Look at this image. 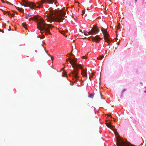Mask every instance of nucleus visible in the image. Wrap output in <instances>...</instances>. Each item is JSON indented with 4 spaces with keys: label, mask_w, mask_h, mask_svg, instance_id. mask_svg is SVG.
Masks as SVG:
<instances>
[{
    "label": "nucleus",
    "mask_w": 146,
    "mask_h": 146,
    "mask_svg": "<svg viewBox=\"0 0 146 146\" xmlns=\"http://www.w3.org/2000/svg\"><path fill=\"white\" fill-rule=\"evenodd\" d=\"M52 8L50 7L44 14L45 19L48 21L61 22L65 19L66 12L62 11L52 10Z\"/></svg>",
    "instance_id": "nucleus-1"
},
{
    "label": "nucleus",
    "mask_w": 146,
    "mask_h": 146,
    "mask_svg": "<svg viewBox=\"0 0 146 146\" xmlns=\"http://www.w3.org/2000/svg\"><path fill=\"white\" fill-rule=\"evenodd\" d=\"M31 20H34L35 21V20L39 21L37 23V28L40 31L41 33H43L44 32H45L46 34L48 33L50 35H51L50 30L54 27V26L52 24H46L44 21L38 15H35L33 17L30 18L29 19V21H30Z\"/></svg>",
    "instance_id": "nucleus-2"
},
{
    "label": "nucleus",
    "mask_w": 146,
    "mask_h": 146,
    "mask_svg": "<svg viewBox=\"0 0 146 146\" xmlns=\"http://www.w3.org/2000/svg\"><path fill=\"white\" fill-rule=\"evenodd\" d=\"M77 58H75L74 59H72L71 60L69 61V62L71 64L72 67L73 68L75 69L72 72V76L75 81H77L78 79V69L79 68L80 69H82L81 65L80 64H78L76 63L77 61Z\"/></svg>",
    "instance_id": "nucleus-3"
},
{
    "label": "nucleus",
    "mask_w": 146,
    "mask_h": 146,
    "mask_svg": "<svg viewBox=\"0 0 146 146\" xmlns=\"http://www.w3.org/2000/svg\"><path fill=\"white\" fill-rule=\"evenodd\" d=\"M37 3L38 4V5L37 6L34 3L32 2L29 3L27 2V1H25L23 3V4H22V3H21V5H23L24 6H29L31 9H35V8H39L40 7V6H41V5H39L38 3Z\"/></svg>",
    "instance_id": "nucleus-4"
},
{
    "label": "nucleus",
    "mask_w": 146,
    "mask_h": 146,
    "mask_svg": "<svg viewBox=\"0 0 146 146\" xmlns=\"http://www.w3.org/2000/svg\"><path fill=\"white\" fill-rule=\"evenodd\" d=\"M102 31L104 35L105 42H108L110 40V39L109 38L110 36L109 34L107 32L106 29L102 27Z\"/></svg>",
    "instance_id": "nucleus-5"
},
{
    "label": "nucleus",
    "mask_w": 146,
    "mask_h": 146,
    "mask_svg": "<svg viewBox=\"0 0 146 146\" xmlns=\"http://www.w3.org/2000/svg\"><path fill=\"white\" fill-rule=\"evenodd\" d=\"M117 146H129V145L120 137L117 139Z\"/></svg>",
    "instance_id": "nucleus-6"
},
{
    "label": "nucleus",
    "mask_w": 146,
    "mask_h": 146,
    "mask_svg": "<svg viewBox=\"0 0 146 146\" xmlns=\"http://www.w3.org/2000/svg\"><path fill=\"white\" fill-rule=\"evenodd\" d=\"M100 31L99 28L96 25H94L92 28L90 30L91 35H96Z\"/></svg>",
    "instance_id": "nucleus-7"
},
{
    "label": "nucleus",
    "mask_w": 146,
    "mask_h": 146,
    "mask_svg": "<svg viewBox=\"0 0 146 146\" xmlns=\"http://www.w3.org/2000/svg\"><path fill=\"white\" fill-rule=\"evenodd\" d=\"M90 37L92 38V40L93 42H98L102 39L98 35H96L95 37L92 36Z\"/></svg>",
    "instance_id": "nucleus-8"
},
{
    "label": "nucleus",
    "mask_w": 146,
    "mask_h": 146,
    "mask_svg": "<svg viewBox=\"0 0 146 146\" xmlns=\"http://www.w3.org/2000/svg\"><path fill=\"white\" fill-rule=\"evenodd\" d=\"M42 3L52 4L54 3L55 5H56L57 2V1L56 0H42Z\"/></svg>",
    "instance_id": "nucleus-9"
},
{
    "label": "nucleus",
    "mask_w": 146,
    "mask_h": 146,
    "mask_svg": "<svg viewBox=\"0 0 146 146\" xmlns=\"http://www.w3.org/2000/svg\"><path fill=\"white\" fill-rule=\"evenodd\" d=\"M82 69H81L82 70V72L81 74H82L83 76H85L87 78V74H86V71L87 69H86L85 70L82 69Z\"/></svg>",
    "instance_id": "nucleus-10"
},
{
    "label": "nucleus",
    "mask_w": 146,
    "mask_h": 146,
    "mask_svg": "<svg viewBox=\"0 0 146 146\" xmlns=\"http://www.w3.org/2000/svg\"><path fill=\"white\" fill-rule=\"evenodd\" d=\"M105 124L108 127L110 128L111 129H112V128H113V125L111 124V123H106Z\"/></svg>",
    "instance_id": "nucleus-11"
},
{
    "label": "nucleus",
    "mask_w": 146,
    "mask_h": 146,
    "mask_svg": "<svg viewBox=\"0 0 146 146\" xmlns=\"http://www.w3.org/2000/svg\"><path fill=\"white\" fill-rule=\"evenodd\" d=\"M84 35H87L88 34L89 35H91V33L90 32V31L89 32L84 31Z\"/></svg>",
    "instance_id": "nucleus-12"
},
{
    "label": "nucleus",
    "mask_w": 146,
    "mask_h": 146,
    "mask_svg": "<svg viewBox=\"0 0 146 146\" xmlns=\"http://www.w3.org/2000/svg\"><path fill=\"white\" fill-rule=\"evenodd\" d=\"M23 25V27H24L27 30V28L26 27V23H23L22 24Z\"/></svg>",
    "instance_id": "nucleus-13"
},
{
    "label": "nucleus",
    "mask_w": 146,
    "mask_h": 146,
    "mask_svg": "<svg viewBox=\"0 0 146 146\" xmlns=\"http://www.w3.org/2000/svg\"><path fill=\"white\" fill-rule=\"evenodd\" d=\"M18 10L21 12H23V10L22 8L18 7Z\"/></svg>",
    "instance_id": "nucleus-14"
},
{
    "label": "nucleus",
    "mask_w": 146,
    "mask_h": 146,
    "mask_svg": "<svg viewBox=\"0 0 146 146\" xmlns=\"http://www.w3.org/2000/svg\"><path fill=\"white\" fill-rule=\"evenodd\" d=\"M62 76L64 77H66V73L65 72H63V74Z\"/></svg>",
    "instance_id": "nucleus-15"
},
{
    "label": "nucleus",
    "mask_w": 146,
    "mask_h": 146,
    "mask_svg": "<svg viewBox=\"0 0 146 146\" xmlns=\"http://www.w3.org/2000/svg\"><path fill=\"white\" fill-rule=\"evenodd\" d=\"M104 56L103 55L101 56H100L99 58H98L97 59L102 60L104 58Z\"/></svg>",
    "instance_id": "nucleus-16"
},
{
    "label": "nucleus",
    "mask_w": 146,
    "mask_h": 146,
    "mask_svg": "<svg viewBox=\"0 0 146 146\" xmlns=\"http://www.w3.org/2000/svg\"><path fill=\"white\" fill-rule=\"evenodd\" d=\"M126 89H123V90L122 91V93H121V96H122L123 95V93L125 91H126Z\"/></svg>",
    "instance_id": "nucleus-17"
},
{
    "label": "nucleus",
    "mask_w": 146,
    "mask_h": 146,
    "mask_svg": "<svg viewBox=\"0 0 146 146\" xmlns=\"http://www.w3.org/2000/svg\"><path fill=\"white\" fill-rule=\"evenodd\" d=\"M31 15L30 14H29V15H28V16H27L26 17V19H27L28 18H29V17H31Z\"/></svg>",
    "instance_id": "nucleus-18"
},
{
    "label": "nucleus",
    "mask_w": 146,
    "mask_h": 146,
    "mask_svg": "<svg viewBox=\"0 0 146 146\" xmlns=\"http://www.w3.org/2000/svg\"><path fill=\"white\" fill-rule=\"evenodd\" d=\"M88 97H90V98H93V96L92 95V94H90L89 96H88Z\"/></svg>",
    "instance_id": "nucleus-19"
},
{
    "label": "nucleus",
    "mask_w": 146,
    "mask_h": 146,
    "mask_svg": "<svg viewBox=\"0 0 146 146\" xmlns=\"http://www.w3.org/2000/svg\"><path fill=\"white\" fill-rule=\"evenodd\" d=\"M59 32H60L61 34H62L63 35H64V33H63V32H64L63 31H59Z\"/></svg>",
    "instance_id": "nucleus-20"
},
{
    "label": "nucleus",
    "mask_w": 146,
    "mask_h": 146,
    "mask_svg": "<svg viewBox=\"0 0 146 146\" xmlns=\"http://www.w3.org/2000/svg\"><path fill=\"white\" fill-rule=\"evenodd\" d=\"M72 60V59H71L70 58H68V59H67L66 61H67V62H68V60Z\"/></svg>",
    "instance_id": "nucleus-21"
},
{
    "label": "nucleus",
    "mask_w": 146,
    "mask_h": 146,
    "mask_svg": "<svg viewBox=\"0 0 146 146\" xmlns=\"http://www.w3.org/2000/svg\"><path fill=\"white\" fill-rule=\"evenodd\" d=\"M114 131L115 132V133L116 135H118V133L117 131Z\"/></svg>",
    "instance_id": "nucleus-22"
},
{
    "label": "nucleus",
    "mask_w": 146,
    "mask_h": 146,
    "mask_svg": "<svg viewBox=\"0 0 146 146\" xmlns=\"http://www.w3.org/2000/svg\"><path fill=\"white\" fill-rule=\"evenodd\" d=\"M82 58H83V59H86V57L85 56H82Z\"/></svg>",
    "instance_id": "nucleus-23"
},
{
    "label": "nucleus",
    "mask_w": 146,
    "mask_h": 146,
    "mask_svg": "<svg viewBox=\"0 0 146 146\" xmlns=\"http://www.w3.org/2000/svg\"><path fill=\"white\" fill-rule=\"evenodd\" d=\"M47 54L48 55L50 56V57L51 58H52V56H51L49 54Z\"/></svg>",
    "instance_id": "nucleus-24"
},
{
    "label": "nucleus",
    "mask_w": 146,
    "mask_h": 146,
    "mask_svg": "<svg viewBox=\"0 0 146 146\" xmlns=\"http://www.w3.org/2000/svg\"><path fill=\"white\" fill-rule=\"evenodd\" d=\"M85 11H83L82 12V15H84L85 13Z\"/></svg>",
    "instance_id": "nucleus-25"
},
{
    "label": "nucleus",
    "mask_w": 146,
    "mask_h": 146,
    "mask_svg": "<svg viewBox=\"0 0 146 146\" xmlns=\"http://www.w3.org/2000/svg\"><path fill=\"white\" fill-rule=\"evenodd\" d=\"M119 29H120V27H119V26H118L117 28V30H118Z\"/></svg>",
    "instance_id": "nucleus-26"
},
{
    "label": "nucleus",
    "mask_w": 146,
    "mask_h": 146,
    "mask_svg": "<svg viewBox=\"0 0 146 146\" xmlns=\"http://www.w3.org/2000/svg\"><path fill=\"white\" fill-rule=\"evenodd\" d=\"M1 1H2V2L3 3H4L5 2V1H4V0H1Z\"/></svg>",
    "instance_id": "nucleus-27"
},
{
    "label": "nucleus",
    "mask_w": 146,
    "mask_h": 146,
    "mask_svg": "<svg viewBox=\"0 0 146 146\" xmlns=\"http://www.w3.org/2000/svg\"><path fill=\"white\" fill-rule=\"evenodd\" d=\"M42 43H43V44L42 45V46H43V44H45V42H42Z\"/></svg>",
    "instance_id": "nucleus-28"
},
{
    "label": "nucleus",
    "mask_w": 146,
    "mask_h": 146,
    "mask_svg": "<svg viewBox=\"0 0 146 146\" xmlns=\"http://www.w3.org/2000/svg\"><path fill=\"white\" fill-rule=\"evenodd\" d=\"M45 52H46V53L48 54V51H47V50H45Z\"/></svg>",
    "instance_id": "nucleus-29"
},
{
    "label": "nucleus",
    "mask_w": 146,
    "mask_h": 146,
    "mask_svg": "<svg viewBox=\"0 0 146 146\" xmlns=\"http://www.w3.org/2000/svg\"><path fill=\"white\" fill-rule=\"evenodd\" d=\"M14 15H15V14H12V16H11V17H13V16H14Z\"/></svg>",
    "instance_id": "nucleus-30"
},
{
    "label": "nucleus",
    "mask_w": 146,
    "mask_h": 146,
    "mask_svg": "<svg viewBox=\"0 0 146 146\" xmlns=\"http://www.w3.org/2000/svg\"><path fill=\"white\" fill-rule=\"evenodd\" d=\"M79 30H80V32H81L82 33V31L80 30V29H79Z\"/></svg>",
    "instance_id": "nucleus-31"
},
{
    "label": "nucleus",
    "mask_w": 146,
    "mask_h": 146,
    "mask_svg": "<svg viewBox=\"0 0 146 146\" xmlns=\"http://www.w3.org/2000/svg\"><path fill=\"white\" fill-rule=\"evenodd\" d=\"M117 44H118V45H119V42H118L117 43Z\"/></svg>",
    "instance_id": "nucleus-32"
},
{
    "label": "nucleus",
    "mask_w": 146,
    "mask_h": 146,
    "mask_svg": "<svg viewBox=\"0 0 146 146\" xmlns=\"http://www.w3.org/2000/svg\"><path fill=\"white\" fill-rule=\"evenodd\" d=\"M53 57H52V58H51V59L52 60V61L53 60Z\"/></svg>",
    "instance_id": "nucleus-33"
},
{
    "label": "nucleus",
    "mask_w": 146,
    "mask_h": 146,
    "mask_svg": "<svg viewBox=\"0 0 146 146\" xmlns=\"http://www.w3.org/2000/svg\"><path fill=\"white\" fill-rule=\"evenodd\" d=\"M100 94L101 96H102V94L100 92Z\"/></svg>",
    "instance_id": "nucleus-34"
},
{
    "label": "nucleus",
    "mask_w": 146,
    "mask_h": 146,
    "mask_svg": "<svg viewBox=\"0 0 146 146\" xmlns=\"http://www.w3.org/2000/svg\"><path fill=\"white\" fill-rule=\"evenodd\" d=\"M70 54H71L72 55H73V54H72V52H71V53Z\"/></svg>",
    "instance_id": "nucleus-35"
},
{
    "label": "nucleus",
    "mask_w": 146,
    "mask_h": 146,
    "mask_svg": "<svg viewBox=\"0 0 146 146\" xmlns=\"http://www.w3.org/2000/svg\"><path fill=\"white\" fill-rule=\"evenodd\" d=\"M120 23H119V25H118V26H119H119H120Z\"/></svg>",
    "instance_id": "nucleus-36"
},
{
    "label": "nucleus",
    "mask_w": 146,
    "mask_h": 146,
    "mask_svg": "<svg viewBox=\"0 0 146 146\" xmlns=\"http://www.w3.org/2000/svg\"><path fill=\"white\" fill-rule=\"evenodd\" d=\"M135 2H137V0H135Z\"/></svg>",
    "instance_id": "nucleus-37"
},
{
    "label": "nucleus",
    "mask_w": 146,
    "mask_h": 146,
    "mask_svg": "<svg viewBox=\"0 0 146 146\" xmlns=\"http://www.w3.org/2000/svg\"><path fill=\"white\" fill-rule=\"evenodd\" d=\"M46 48H44V50H45H45H46Z\"/></svg>",
    "instance_id": "nucleus-38"
},
{
    "label": "nucleus",
    "mask_w": 146,
    "mask_h": 146,
    "mask_svg": "<svg viewBox=\"0 0 146 146\" xmlns=\"http://www.w3.org/2000/svg\"><path fill=\"white\" fill-rule=\"evenodd\" d=\"M34 51H35V52H37L36 51V50H34Z\"/></svg>",
    "instance_id": "nucleus-39"
},
{
    "label": "nucleus",
    "mask_w": 146,
    "mask_h": 146,
    "mask_svg": "<svg viewBox=\"0 0 146 146\" xmlns=\"http://www.w3.org/2000/svg\"><path fill=\"white\" fill-rule=\"evenodd\" d=\"M40 39H42L43 38H42V37H40Z\"/></svg>",
    "instance_id": "nucleus-40"
},
{
    "label": "nucleus",
    "mask_w": 146,
    "mask_h": 146,
    "mask_svg": "<svg viewBox=\"0 0 146 146\" xmlns=\"http://www.w3.org/2000/svg\"><path fill=\"white\" fill-rule=\"evenodd\" d=\"M93 75H92V76H91V77H93Z\"/></svg>",
    "instance_id": "nucleus-41"
},
{
    "label": "nucleus",
    "mask_w": 146,
    "mask_h": 146,
    "mask_svg": "<svg viewBox=\"0 0 146 146\" xmlns=\"http://www.w3.org/2000/svg\"><path fill=\"white\" fill-rule=\"evenodd\" d=\"M71 74H69V76H71Z\"/></svg>",
    "instance_id": "nucleus-42"
},
{
    "label": "nucleus",
    "mask_w": 146,
    "mask_h": 146,
    "mask_svg": "<svg viewBox=\"0 0 146 146\" xmlns=\"http://www.w3.org/2000/svg\"><path fill=\"white\" fill-rule=\"evenodd\" d=\"M71 16L73 18H74V17L73 16Z\"/></svg>",
    "instance_id": "nucleus-43"
},
{
    "label": "nucleus",
    "mask_w": 146,
    "mask_h": 146,
    "mask_svg": "<svg viewBox=\"0 0 146 146\" xmlns=\"http://www.w3.org/2000/svg\"><path fill=\"white\" fill-rule=\"evenodd\" d=\"M44 36H43V38H44Z\"/></svg>",
    "instance_id": "nucleus-44"
},
{
    "label": "nucleus",
    "mask_w": 146,
    "mask_h": 146,
    "mask_svg": "<svg viewBox=\"0 0 146 146\" xmlns=\"http://www.w3.org/2000/svg\"><path fill=\"white\" fill-rule=\"evenodd\" d=\"M68 31L67 30H66V32H68Z\"/></svg>",
    "instance_id": "nucleus-45"
},
{
    "label": "nucleus",
    "mask_w": 146,
    "mask_h": 146,
    "mask_svg": "<svg viewBox=\"0 0 146 146\" xmlns=\"http://www.w3.org/2000/svg\"><path fill=\"white\" fill-rule=\"evenodd\" d=\"M86 38V37H85V38Z\"/></svg>",
    "instance_id": "nucleus-46"
},
{
    "label": "nucleus",
    "mask_w": 146,
    "mask_h": 146,
    "mask_svg": "<svg viewBox=\"0 0 146 146\" xmlns=\"http://www.w3.org/2000/svg\"><path fill=\"white\" fill-rule=\"evenodd\" d=\"M108 115V116H110V115Z\"/></svg>",
    "instance_id": "nucleus-47"
},
{
    "label": "nucleus",
    "mask_w": 146,
    "mask_h": 146,
    "mask_svg": "<svg viewBox=\"0 0 146 146\" xmlns=\"http://www.w3.org/2000/svg\"><path fill=\"white\" fill-rule=\"evenodd\" d=\"M115 39H117V38H115Z\"/></svg>",
    "instance_id": "nucleus-48"
},
{
    "label": "nucleus",
    "mask_w": 146,
    "mask_h": 146,
    "mask_svg": "<svg viewBox=\"0 0 146 146\" xmlns=\"http://www.w3.org/2000/svg\"><path fill=\"white\" fill-rule=\"evenodd\" d=\"M87 10H89V9H87Z\"/></svg>",
    "instance_id": "nucleus-49"
},
{
    "label": "nucleus",
    "mask_w": 146,
    "mask_h": 146,
    "mask_svg": "<svg viewBox=\"0 0 146 146\" xmlns=\"http://www.w3.org/2000/svg\"><path fill=\"white\" fill-rule=\"evenodd\" d=\"M89 78L90 79V80H90V78Z\"/></svg>",
    "instance_id": "nucleus-50"
},
{
    "label": "nucleus",
    "mask_w": 146,
    "mask_h": 146,
    "mask_svg": "<svg viewBox=\"0 0 146 146\" xmlns=\"http://www.w3.org/2000/svg\"><path fill=\"white\" fill-rule=\"evenodd\" d=\"M64 68H63L62 69L63 70L64 69Z\"/></svg>",
    "instance_id": "nucleus-51"
},
{
    "label": "nucleus",
    "mask_w": 146,
    "mask_h": 146,
    "mask_svg": "<svg viewBox=\"0 0 146 146\" xmlns=\"http://www.w3.org/2000/svg\"><path fill=\"white\" fill-rule=\"evenodd\" d=\"M105 10H106V9H105Z\"/></svg>",
    "instance_id": "nucleus-52"
},
{
    "label": "nucleus",
    "mask_w": 146,
    "mask_h": 146,
    "mask_svg": "<svg viewBox=\"0 0 146 146\" xmlns=\"http://www.w3.org/2000/svg\"><path fill=\"white\" fill-rule=\"evenodd\" d=\"M78 4H79V3H78Z\"/></svg>",
    "instance_id": "nucleus-53"
}]
</instances>
